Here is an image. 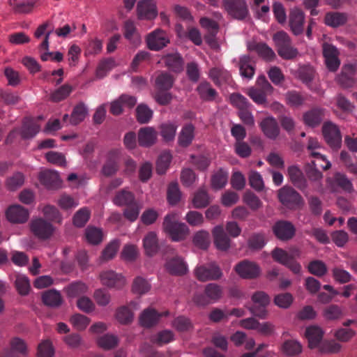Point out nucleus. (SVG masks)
I'll use <instances>...</instances> for the list:
<instances>
[{"instance_id": "55", "label": "nucleus", "mask_w": 357, "mask_h": 357, "mask_svg": "<svg viewBox=\"0 0 357 357\" xmlns=\"http://www.w3.org/2000/svg\"><path fill=\"white\" fill-rule=\"evenodd\" d=\"M90 211L87 208L78 210L73 216V224L77 227H83L90 218Z\"/></svg>"}, {"instance_id": "19", "label": "nucleus", "mask_w": 357, "mask_h": 357, "mask_svg": "<svg viewBox=\"0 0 357 357\" xmlns=\"http://www.w3.org/2000/svg\"><path fill=\"white\" fill-rule=\"evenodd\" d=\"M40 183L49 189H57L61 187V181L57 172L45 170L39 175Z\"/></svg>"}, {"instance_id": "2", "label": "nucleus", "mask_w": 357, "mask_h": 357, "mask_svg": "<svg viewBox=\"0 0 357 357\" xmlns=\"http://www.w3.org/2000/svg\"><path fill=\"white\" fill-rule=\"evenodd\" d=\"M274 88L264 75L257 77L255 86L248 90V96L257 105L267 102V96L273 93Z\"/></svg>"}, {"instance_id": "3", "label": "nucleus", "mask_w": 357, "mask_h": 357, "mask_svg": "<svg viewBox=\"0 0 357 357\" xmlns=\"http://www.w3.org/2000/svg\"><path fill=\"white\" fill-rule=\"evenodd\" d=\"M278 55L284 59L290 60L296 58L298 51L292 46V42L289 36L284 31H280L275 33L273 38Z\"/></svg>"}, {"instance_id": "6", "label": "nucleus", "mask_w": 357, "mask_h": 357, "mask_svg": "<svg viewBox=\"0 0 357 357\" xmlns=\"http://www.w3.org/2000/svg\"><path fill=\"white\" fill-rule=\"evenodd\" d=\"M196 278L200 282L218 280L222 276V272L215 263L201 265L195 269Z\"/></svg>"}, {"instance_id": "26", "label": "nucleus", "mask_w": 357, "mask_h": 357, "mask_svg": "<svg viewBox=\"0 0 357 357\" xmlns=\"http://www.w3.org/2000/svg\"><path fill=\"white\" fill-rule=\"evenodd\" d=\"M162 59L165 66L171 71L180 73L183 70V60L178 52L167 54Z\"/></svg>"}, {"instance_id": "33", "label": "nucleus", "mask_w": 357, "mask_h": 357, "mask_svg": "<svg viewBox=\"0 0 357 357\" xmlns=\"http://www.w3.org/2000/svg\"><path fill=\"white\" fill-rule=\"evenodd\" d=\"M40 130L39 125L31 119H26L21 128L20 135L23 139H31L36 135Z\"/></svg>"}, {"instance_id": "38", "label": "nucleus", "mask_w": 357, "mask_h": 357, "mask_svg": "<svg viewBox=\"0 0 357 357\" xmlns=\"http://www.w3.org/2000/svg\"><path fill=\"white\" fill-rule=\"evenodd\" d=\"M197 91L200 98L204 101H212L218 96L217 91L207 82L200 83L197 88Z\"/></svg>"}, {"instance_id": "36", "label": "nucleus", "mask_w": 357, "mask_h": 357, "mask_svg": "<svg viewBox=\"0 0 357 357\" xmlns=\"http://www.w3.org/2000/svg\"><path fill=\"white\" fill-rule=\"evenodd\" d=\"M174 78L167 72H161L155 78V87L156 90L169 91L172 89Z\"/></svg>"}, {"instance_id": "1", "label": "nucleus", "mask_w": 357, "mask_h": 357, "mask_svg": "<svg viewBox=\"0 0 357 357\" xmlns=\"http://www.w3.org/2000/svg\"><path fill=\"white\" fill-rule=\"evenodd\" d=\"M178 219L177 213H170L165 216L162 223L165 232L175 242L185 240L190 233L188 227Z\"/></svg>"}, {"instance_id": "28", "label": "nucleus", "mask_w": 357, "mask_h": 357, "mask_svg": "<svg viewBox=\"0 0 357 357\" xmlns=\"http://www.w3.org/2000/svg\"><path fill=\"white\" fill-rule=\"evenodd\" d=\"M119 155V152L117 150H113L109 152L108 159L102 169V172L105 176H111L118 171Z\"/></svg>"}, {"instance_id": "7", "label": "nucleus", "mask_w": 357, "mask_h": 357, "mask_svg": "<svg viewBox=\"0 0 357 357\" xmlns=\"http://www.w3.org/2000/svg\"><path fill=\"white\" fill-rule=\"evenodd\" d=\"M271 255L274 261L285 266L295 274L300 273L301 266L285 250L276 248L272 251Z\"/></svg>"}, {"instance_id": "23", "label": "nucleus", "mask_w": 357, "mask_h": 357, "mask_svg": "<svg viewBox=\"0 0 357 357\" xmlns=\"http://www.w3.org/2000/svg\"><path fill=\"white\" fill-rule=\"evenodd\" d=\"M238 68L240 75L248 79H251L255 73V63L249 55H242L239 58Z\"/></svg>"}, {"instance_id": "5", "label": "nucleus", "mask_w": 357, "mask_h": 357, "mask_svg": "<svg viewBox=\"0 0 357 357\" xmlns=\"http://www.w3.org/2000/svg\"><path fill=\"white\" fill-rule=\"evenodd\" d=\"M222 6L227 14L237 20H244L249 15L245 0H223Z\"/></svg>"}, {"instance_id": "63", "label": "nucleus", "mask_w": 357, "mask_h": 357, "mask_svg": "<svg viewBox=\"0 0 357 357\" xmlns=\"http://www.w3.org/2000/svg\"><path fill=\"white\" fill-rule=\"evenodd\" d=\"M210 203L208 193L204 190H199L193 198V205L196 208L206 207Z\"/></svg>"}, {"instance_id": "12", "label": "nucleus", "mask_w": 357, "mask_h": 357, "mask_svg": "<svg viewBox=\"0 0 357 357\" xmlns=\"http://www.w3.org/2000/svg\"><path fill=\"white\" fill-rule=\"evenodd\" d=\"M275 236L282 241L291 239L295 235L296 228L294 225L287 220H279L273 227Z\"/></svg>"}, {"instance_id": "42", "label": "nucleus", "mask_w": 357, "mask_h": 357, "mask_svg": "<svg viewBox=\"0 0 357 357\" xmlns=\"http://www.w3.org/2000/svg\"><path fill=\"white\" fill-rule=\"evenodd\" d=\"M87 114V109L83 102H79L73 109L70 118L72 125H77L85 119Z\"/></svg>"}, {"instance_id": "62", "label": "nucleus", "mask_w": 357, "mask_h": 357, "mask_svg": "<svg viewBox=\"0 0 357 357\" xmlns=\"http://www.w3.org/2000/svg\"><path fill=\"white\" fill-rule=\"evenodd\" d=\"M119 248V242L116 240L110 242L103 250L101 258L103 261H108L115 257Z\"/></svg>"}, {"instance_id": "45", "label": "nucleus", "mask_w": 357, "mask_h": 357, "mask_svg": "<svg viewBox=\"0 0 357 357\" xmlns=\"http://www.w3.org/2000/svg\"><path fill=\"white\" fill-rule=\"evenodd\" d=\"M177 126L172 123H165L160 126V133L163 140L171 142L174 139Z\"/></svg>"}, {"instance_id": "14", "label": "nucleus", "mask_w": 357, "mask_h": 357, "mask_svg": "<svg viewBox=\"0 0 357 357\" xmlns=\"http://www.w3.org/2000/svg\"><path fill=\"white\" fill-rule=\"evenodd\" d=\"M101 282L109 288L120 289L126 283L124 278L114 271H102L100 275Z\"/></svg>"}, {"instance_id": "32", "label": "nucleus", "mask_w": 357, "mask_h": 357, "mask_svg": "<svg viewBox=\"0 0 357 357\" xmlns=\"http://www.w3.org/2000/svg\"><path fill=\"white\" fill-rule=\"evenodd\" d=\"M175 339V335L171 330H162L157 333L152 335L150 341L158 346H162L173 342Z\"/></svg>"}, {"instance_id": "17", "label": "nucleus", "mask_w": 357, "mask_h": 357, "mask_svg": "<svg viewBox=\"0 0 357 357\" xmlns=\"http://www.w3.org/2000/svg\"><path fill=\"white\" fill-rule=\"evenodd\" d=\"M248 49L255 52L259 57L267 61H272L275 57L273 50L265 43L251 42L248 43Z\"/></svg>"}, {"instance_id": "43", "label": "nucleus", "mask_w": 357, "mask_h": 357, "mask_svg": "<svg viewBox=\"0 0 357 357\" xmlns=\"http://www.w3.org/2000/svg\"><path fill=\"white\" fill-rule=\"evenodd\" d=\"M192 242L197 248L206 250L210 244V235L207 231L200 230L194 234Z\"/></svg>"}, {"instance_id": "25", "label": "nucleus", "mask_w": 357, "mask_h": 357, "mask_svg": "<svg viewBox=\"0 0 357 357\" xmlns=\"http://www.w3.org/2000/svg\"><path fill=\"white\" fill-rule=\"evenodd\" d=\"M167 271L172 275H183L188 271L186 264L180 257H174L169 259L165 264Z\"/></svg>"}, {"instance_id": "50", "label": "nucleus", "mask_w": 357, "mask_h": 357, "mask_svg": "<svg viewBox=\"0 0 357 357\" xmlns=\"http://www.w3.org/2000/svg\"><path fill=\"white\" fill-rule=\"evenodd\" d=\"M153 116V111L146 105H139L136 109V117L139 123H147Z\"/></svg>"}, {"instance_id": "35", "label": "nucleus", "mask_w": 357, "mask_h": 357, "mask_svg": "<svg viewBox=\"0 0 357 357\" xmlns=\"http://www.w3.org/2000/svg\"><path fill=\"white\" fill-rule=\"evenodd\" d=\"M195 127L192 123L185 125L178 137V144L182 147H188L195 137Z\"/></svg>"}, {"instance_id": "20", "label": "nucleus", "mask_w": 357, "mask_h": 357, "mask_svg": "<svg viewBox=\"0 0 357 357\" xmlns=\"http://www.w3.org/2000/svg\"><path fill=\"white\" fill-rule=\"evenodd\" d=\"M287 174L292 184L301 190L307 188V180L301 171L296 165H291L287 168Z\"/></svg>"}, {"instance_id": "22", "label": "nucleus", "mask_w": 357, "mask_h": 357, "mask_svg": "<svg viewBox=\"0 0 357 357\" xmlns=\"http://www.w3.org/2000/svg\"><path fill=\"white\" fill-rule=\"evenodd\" d=\"M264 134L269 139H275L280 134V128L275 118L272 116L264 119L260 123Z\"/></svg>"}, {"instance_id": "18", "label": "nucleus", "mask_w": 357, "mask_h": 357, "mask_svg": "<svg viewBox=\"0 0 357 357\" xmlns=\"http://www.w3.org/2000/svg\"><path fill=\"white\" fill-rule=\"evenodd\" d=\"M168 314V311L160 314L154 309L148 308L142 312L139 317V322L142 326L150 328L156 325L161 317L167 316Z\"/></svg>"}, {"instance_id": "16", "label": "nucleus", "mask_w": 357, "mask_h": 357, "mask_svg": "<svg viewBox=\"0 0 357 357\" xmlns=\"http://www.w3.org/2000/svg\"><path fill=\"white\" fill-rule=\"evenodd\" d=\"M6 215L8 221L13 223H24L29 218V212L23 206L16 204L8 208Z\"/></svg>"}, {"instance_id": "47", "label": "nucleus", "mask_w": 357, "mask_h": 357, "mask_svg": "<svg viewBox=\"0 0 357 357\" xmlns=\"http://www.w3.org/2000/svg\"><path fill=\"white\" fill-rule=\"evenodd\" d=\"M15 287L21 296H26L31 289L30 281L24 275H17L15 281Z\"/></svg>"}, {"instance_id": "37", "label": "nucleus", "mask_w": 357, "mask_h": 357, "mask_svg": "<svg viewBox=\"0 0 357 357\" xmlns=\"http://www.w3.org/2000/svg\"><path fill=\"white\" fill-rule=\"evenodd\" d=\"M323 56L328 70L335 72V46L327 42L322 44Z\"/></svg>"}, {"instance_id": "41", "label": "nucleus", "mask_w": 357, "mask_h": 357, "mask_svg": "<svg viewBox=\"0 0 357 357\" xmlns=\"http://www.w3.org/2000/svg\"><path fill=\"white\" fill-rule=\"evenodd\" d=\"M113 202L117 206H129L135 202L134 195L125 189L118 192L114 197Z\"/></svg>"}, {"instance_id": "39", "label": "nucleus", "mask_w": 357, "mask_h": 357, "mask_svg": "<svg viewBox=\"0 0 357 357\" xmlns=\"http://www.w3.org/2000/svg\"><path fill=\"white\" fill-rule=\"evenodd\" d=\"M50 26V23L46 22L40 24L34 33V36L37 38H40L42 36L45 35L43 41L40 43L39 49L40 51L47 50L49 48V38L52 33V30H47Z\"/></svg>"}, {"instance_id": "30", "label": "nucleus", "mask_w": 357, "mask_h": 357, "mask_svg": "<svg viewBox=\"0 0 357 357\" xmlns=\"http://www.w3.org/2000/svg\"><path fill=\"white\" fill-rule=\"evenodd\" d=\"M324 335V331L317 326H310L306 328L305 337L308 340V346L310 349L318 347Z\"/></svg>"}, {"instance_id": "61", "label": "nucleus", "mask_w": 357, "mask_h": 357, "mask_svg": "<svg viewBox=\"0 0 357 357\" xmlns=\"http://www.w3.org/2000/svg\"><path fill=\"white\" fill-rule=\"evenodd\" d=\"M24 182V175L20 172L15 173L6 180V187L9 190H15L21 187Z\"/></svg>"}, {"instance_id": "11", "label": "nucleus", "mask_w": 357, "mask_h": 357, "mask_svg": "<svg viewBox=\"0 0 357 357\" xmlns=\"http://www.w3.org/2000/svg\"><path fill=\"white\" fill-rule=\"evenodd\" d=\"M31 231L40 239H47L53 234L52 225L43 218L33 220L31 222Z\"/></svg>"}, {"instance_id": "44", "label": "nucleus", "mask_w": 357, "mask_h": 357, "mask_svg": "<svg viewBox=\"0 0 357 357\" xmlns=\"http://www.w3.org/2000/svg\"><path fill=\"white\" fill-rule=\"evenodd\" d=\"M73 91V88L69 84H63L55 91L50 96V100L54 102H59L65 100Z\"/></svg>"}, {"instance_id": "49", "label": "nucleus", "mask_w": 357, "mask_h": 357, "mask_svg": "<svg viewBox=\"0 0 357 357\" xmlns=\"http://www.w3.org/2000/svg\"><path fill=\"white\" fill-rule=\"evenodd\" d=\"M66 289L68 296L75 298L86 293L88 287L84 282L77 281L70 284Z\"/></svg>"}, {"instance_id": "46", "label": "nucleus", "mask_w": 357, "mask_h": 357, "mask_svg": "<svg viewBox=\"0 0 357 357\" xmlns=\"http://www.w3.org/2000/svg\"><path fill=\"white\" fill-rule=\"evenodd\" d=\"M336 187L342 189L346 193H352L354 191L351 181L344 174L336 172Z\"/></svg>"}, {"instance_id": "29", "label": "nucleus", "mask_w": 357, "mask_h": 357, "mask_svg": "<svg viewBox=\"0 0 357 357\" xmlns=\"http://www.w3.org/2000/svg\"><path fill=\"white\" fill-rule=\"evenodd\" d=\"M356 68V66L354 64H346L343 66L342 73L338 78V82L342 87L350 88L353 86Z\"/></svg>"}, {"instance_id": "53", "label": "nucleus", "mask_w": 357, "mask_h": 357, "mask_svg": "<svg viewBox=\"0 0 357 357\" xmlns=\"http://www.w3.org/2000/svg\"><path fill=\"white\" fill-rule=\"evenodd\" d=\"M172 326L178 332H185L192 328L190 319L185 316L176 317L172 323Z\"/></svg>"}, {"instance_id": "13", "label": "nucleus", "mask_w": 357, "mask_h": 357, "mask_svg": "<svg viewBox=\"0 0 357 357\" xmlns=\"http://www.w3.org/2000/svg\"><path fill=\"white\" fill-rule=\"evenodd\" d=\"M137 12L139 20H152L158 15L156 5L152 0L139 1L137 3Z\"/></svg>"}, {"instance_id": "59", "label": "nucleus", "mask_w": 357, "mask_h": 357, "mask_svg": "<svg viewBox=\"0 0 357 357\" xmlns=\"http://www.w3.org/2000/svg\"><path fill=\"white\" fill-rule=\"evenodd\" d=\"M282 351L288 356H296L302 351V346L296 340H287L282 345Z\"/></svg>"}, {"instance_id": "64", "label": "nucleus", "mask_w": 357, "mask_h": 357, "mask_svg": "<svg viewBox=\"0 0 357 357\" xmlns=\"http://www.w3.org/2000/svg\"><path fill=\"white\" fill-rule=\"evenodd\" d=\"M150 289L149 282L142 277H137L132 283V290L135 294H144Z\"/></svg>"}, {"instance_id": "56", "label": "nucleus", "mask_w": 357, "mask_h": 357, "mask_svg": "<svg viewBox=\"0 0 357 357\" xmlns=\"http://www.w3.org/2000/svg\"><path fill=\"white\" fill-rule=\"evenodd\" d=\"M172 160V155L169 152L162 153L156 162V172L158 174H164L169 167Z\"/></svg>"}, {"instance_id": "34", "label": "nucleus", "mask_w": 357, "mask_h": 357, "mask_svg": "<svg viewBox=\"0 0 357 357\" xmlns=\"http://www.w3.org/2000/svg\"><path fill=\"white\" fill-rule=\"evenodd\" d=\"M42 301L47 306L58 307L61 305L63 299L59 291L55 289H50L43 294Z\"/></svg>"}, {"instance_id": "57", "label": "nucleus", "mask_w": 357, "mask_h": 357, "mask_svg": "<svg viewBox=\"0 0 357 357\" xmlns=\"http://www.w3.org/2000/svg\"><path fill=\"white\" fill-rule=\"evenodd\" d=\"M116 319L122 324H128L133 319V313L127 306H121L116 310Z\"/></svg>"}, {"instance_id": "60", "label": "nucleus", "mask_w": 357, "mask_h": 357, "mask_svg": "<svg viewBox=\"0 0 357 357\" xmlns=\"http://www.w3.org/2000/svg\"><path fill=\"white\" fill-rule=\"evenodd\" d=\"M249 184L257 192H260L264 188V183L261 175L256 172L251 171L248 176Z\"/></svg>"}, {"instance_id": "58", "label": "nucleus", "mask_w": 357, "mask_h": 357, "mask_svg": "<svg viewBox=\"0 0 357 357\" xmlns=\"http://www.w3.org/2000/svg\"><path fill=\"white\" fill-rule=\"evenodd\" d=\"M299 79L305 84H310L314 79L315 71L313 67L305 65L299 68L298 70Z\"/></svg>"}, {"instance_id": "27", "label": "nucleus", "mask_w": 357, "mask_h": 357, "mask_svg": "<svg viewBox=\"0 0 357 357\" xmlns=\"http://www.w3.org/2000/svg\"><path fill=\"white\" fill-rule=\"evenodd\" d=\"M324 117V110L319 108H313L303 116V122L307 126L314 128L318 126Z\"/></svg>"}, {"instance_id": "48", "label": "nucleus", "mask_w": 357, "mask_h": 357, "mask_svg": "<svg viewBox=\"0 0 357 357\" xmlns=\"http://www.w3.org/2000/svg\"><path fill=\"white\" fill-rule=\"evenodd\" d=\"M124 36L130 43L135 44L139 42V38L137 33V29L134 22L126 20L124 23Z\"/></svg>"}, {"instance_id": "54", "label": "nucleus", "mask_w": 357, "mask_h": 357, "mask_svg": "<svg viewBox=\"0 0 357 357\" xmlns=\"http://www.w3.org/2000/svg\"><path fill=\"white\" fill-rule=\"evenodd\" d=\"M98 344L105 350H110L117 346L119 340L116 336L106 334L98 339Z\"/></svg>"}, {"instance_id": "40", "label": "nucleus", "mask_w": 357, "mask_h": 357, "mask_svg": "<svg viewBox=\"0 0 357 357\" xmlns=\"http://www.w3.org/2000/svg\"><path fill=\"white\" fill-rule=\"evenodd\" d=\"M209 76L216 85H220L223 82H229L231 79L230 73L220 68H213L209 72Z\"/></svg>"}, {"instance_id": "24", "label": "nucleus", "mask_w": 357, "mask_h": 357, "mask_svg": "<svg viewBox=\"0 0 357 357\" xmlns=\"http://www.w3.org/2000/svg\"><path fill=\"white\" fill-rule=\"evenodd\" d=\"M214 244L218 250L226 251L230 247V238L224 231L223 227L218 225L213 230Z\"/></svg>"}, {"instance_id": "31", "label": "nucleus", "mask_w": 357, "mask_h": 357, "mask_svg": "<svg viewBox=\"0 0 357 357\" xmlns=\"http://www.w3.org/2000/svg\"><path fill=\"white\" fill-rule=\"evenodd\" d=\"M145 252L149 256L155 255L158 251V240L154 231L149 232L143 239Z\"/></svg>"}, {"instance_id": "52", "label": "nucleus", "mask_w": 357, "mask_h": 357, "mask_svg": "<svg viewBox=\"0 0 357 357\" xmlns=\"http://www.w3.org/2000/svg\"><path fill=\"white\" fill-rule=\"evenodd\" d=\"M228 173L222 169L215 172L211 178V185L215 190L222 188L227 183Z\"/></svg>"}, {"instance_id": "4", "label": "nucleus", "mask_w": 357, "mask_h": 357, "mask_svg": "<svg viewBox=\"0 0 357 357\" xmlns=\"http://www.w3.org/2000/svg\"><path fill=\"white\" fill-rule=\"evenodd\" d=\"M222 288L215 283H209L204 287L203 293H197L192 298L193 302L198 306H206L216 303L222 296Z\"/></svg>"}, {"instance_id": "15", "label": "nucleus", "mask_w": 357, "mask_h": 357, "mask_svg": "<svg viewBox=\"0 0 357 357\" xmlns=\"http://www.w3.org/2000/svg\"><path fill=\"white\" fill-rule=\"evenodd\" d=\"M305 15L303 12L295 8L290 12L289 24L292 33L295 36L301 35L304 31Z\"/></svg>"}, {"instance_id": "51", "label": "nucleus", "mask_w": 357, "mask_h": 357, "mask_svg": "<svg viewBox=\"0 0 357 357\" xmlns=\"http://www.w3.org/2000/svg\"><path fill=\"white\" fill-rule=\"evenodd\" d=\"M322 133L326 142L332 148H335V124L326 121L322 126Z\"/></svg>"}, {"instance_id": "10", "label": "nucleus", "mask_w": 357, "mask_h": 357, "mask_svg": "<svg viewBox=\"0 0 357 357\" xmlns=\"http://www.w3.org/2000/svg\"><path fill=\"white\" fill-rule=\"evenodd\" d=\"M278 199L283 205L290 208L298 206L303 201L299 193L289 186L279 190Z\"/></svg>"}, {"instance_id": "21", "label": "nucleus", "mask_w": 357, "mask_h": 357, "mask_svg": "<svg viewBox=\"0 0 357 357\" xmlns=\"http://www.w3.org/2000/svg\"><path fill=\"white\" fill-rule=\"evenodd\" d=\"M158 133L152 127L142 128L138 131V143L143 147H150L157 139Z\"/></svg>"}, {"instance_id": "8", "label": "nucleus", "mask_w": 357, "mask_h": 357, "mask_svg": "<svg viewBox=\"0 0 357 357\" xmlns=\"http://www.w3.org/2000/svg\"><path fill=\"white\" fill-rule=\"evenodd\" d=\"M234 271L243 279L257 278L261 272L260 267L257 263L248 259L242 260L236 264Z\"/></svg>"}, {"instance_id": "9", "label": "nucleus", "mask_w": 357, "mask_h": 357, "mask_svg": "<svg viewBox=\"0 0 357 357\" xmlns=\"http://www.w3.org/2000/svg\"><path fill=\"white\" fill-rule=\"evenodd\" d=\"M146 40L148 48L153 51H159L169 43L166 32L160 29L150 33Z\"/></svg>"}]
</instances>
